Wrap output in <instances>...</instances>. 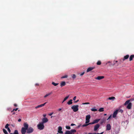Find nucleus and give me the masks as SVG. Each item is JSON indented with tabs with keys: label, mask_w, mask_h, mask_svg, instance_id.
Here are the masks:
<instances>
[{
	"label": "nucleus",
	"mask_w": 134,
	"mask_h": 134,
	"mask_svg": "<svg viewBox=\"0 0 134 134\" xmlns=\"http://www.w3.org/2000/svg\"><path fill=\"white\" fill-rule=\"evenodd\" d=\"M7 130L8 131V132H9V133H10V132H11V130H10V129H9V128H8L7 129Z\"/></svg>",
	"instance_id": "40"
},
{
	"label": "nucleus",
	"mask_w": 134,
	"mask_h": 134,
	"mask_svg": "<svg viewBox=\"0 0 134 134\" xmlns=\"http://www.w3.org/2000/svg\"><path fill=\"white\" fill-rule=\"evenodd\" d=\"M52 116H51V118L52 117Z\"/></svg>",
	"instance_id": "61"
},
{
	"label": "nucleus",
	"mask_w": 134,
	"mask_h": 134,
	"mask_svg": "<svg viewBox=\"0 0 134 134\" xmlns=\"http://www.w3.org/2000/svg\"><path fill=\"white\" fill-rule=\"evenodd\" d=\"M9 125L8 124H6V125H5V128L6 129H8V128H9L8 127V126Z\"/></svg>",
	"instance_id": "34"
},
{
	"label": "nucleus",
	"mask_w": 134,
	"mask_h": 134,
	"mask_svg": "<svg viewBox=\"0 0 134 134\" xmlns=\"http://www.w3.org/2000/svg\"><path fill=\"white\" fill-rule=\"evenodd\" d=\"M69 95H68L67 96H66L65 98L62 102V103H63L64 101H65V100H66L69 97Z\"/></svg>",
	"instance_id": "21"
},
{
	"label": "nucleus",
	"mask_w": 134,
	"mask_h": 134,
	"mask_svg": "<svg viewBox=\"0 0 134 134\" xmlns=\"http://www.w3.org/2000/svg\"><path fill=\"white\" fill-rule=\"evenodd\" d=\"M44 124L42 122L40 123L39 124L37 125L38 129L40 130H42L44 129Z\"/></svg>",
	"instance_id": "3"
},
{
	"label": "nucleus",
	"mask_w": 134,
	"mask_h": 134,
	"mask_svg": "<svg viewBox=\"0 0 134 134\" xmlns=\"http://www.w3.org/2000/svg\"><path fill=\"white\" fill-rule=\"evenodd\" d=\"M100 126L99 124H97L94 126V131H96L97 129L99 128Z\"/></svg>",
	"instance_id": "7"
},
{
	"label": "nucleus",
	"mask_w": 134,
	"mask_h": 134,
	"mask_svg": "<svg viewBox=\"0 0 134 134\" xmlns=\"http://www.w3.org/2000/svg\"><path fill=\"white\" fill-rule=\"evenodd\" d=\"M118 110H117L114 111L113 113V118H115L118 114Z\"/></svg>",
	"instance_id": "11"
},
{
	"label": "nucleus",
	"mask_w": 134,
	"mask_h": 134,
	"mask_svg": "<svg viewBox=\"0 0 134 134\" xmlns=\"http://www.w3.org/2000/svg\"><path fill=\"white\" fill-rule=\"evenodd\" d=\"M72 99L70 100L67 102V104L69 105L72 104Z\"/></svg>",
	"instance_id": "23"
},
{
	"label": "nucleus",
	"mask_w": 134,
	"mask_h": 134,
	"mask_svg": "<svg viewBox=\"0 0 134 134\" xmlns=\"http://www.w3.org/2000/svg\"><path fill=\"white\" fill-rule=\"evenodd\" d=\"M91 110L92 111H97V109H95V108H92L91 109Z\"/></svg>",
	"instance_id": "31"
},
{
	"label": "nucleus",
	"mask_w": 134,
	"mask_h": 134,
	"mask_svg": "<svg viewBox=\"0 0 134 134\" xmlns=\"http://www.w3.org/2000/svg\"><path fill=\"white\" fill-rule=\"evenodd\" d=\"M21 121V119H19L18 120V122H20Z\"/></svg>",
	"instance_id": "50"
},
{
	"label": "nucleus",
	"mask_w": 134,
	"mask_h": 134,
	"mask_svg": "<svg viewBox=\"0 0 134 134\" xmlns=\"http://www.w3.org/2000/svg\"><path fill=\"white\" fill-rule=\"evenodd\" d=\"M84 73H85V72H83L82 73H81V74H80V75L81 76H82L84 74Z\"/></svg>",
	"instance_id": "43"
},
{
	"label": "nucleus",
	"mask_w": 134,
	"mask_h": 134,
	"mask_svg": "<svg viewBox=\"0 0 134 134\" xmlns=\"http://www.w3.org/2000/svg\"><path fill=\"white\" fill-rule=\"evenodd\" d=\"M88 134H97V133H89Z\"/></svg>",
	"instance_id": "56"
},
{
	"label": "nucleus",
	"mask_w": 134,
	"mask_h": 134,
	"mask_svg": "<svg viewBox=\"0 0 134 134\" xmlns=\"http://www.w3.org/2000/svg\"><path fill=\"white\" fill-rule=\"evenodd\" d=\"M89 122H90V120H86L85 123L86 124H87V123H89Z\"/></svg>",
	"instance_id": "41"
},
{
	"label": "nucleus",
	"mask_w": 134,
	"mask_h": 134,
	"mask_svg": "<svg viewBox=\"0 0 134 134\" xmlns=\"http://www.w3.org/2000/svg\"><path fill=\"white\" fill-rule=\"evenodd\" d=\"M111 115L107 119V120H109V119H110L111 117Z\"/></svg>",
	"instance_id": "45"
},
{
	"label": "nucleus",
	"mask_w": 134,
	"mask_h": 134,
	"mask_svg": "<svg viewBox=\"0 0 134 134\" xmlns=\"http://www.w3.org/2000/svg\"><path fill=\"white\" fill-rule=\"evenodd\" d=\"M91 118V116L90 115H87L86 116V120H90Z\"/></svg>",
	"instance_id": "20"
},
{
	"label": "nucleus",
	"mask_w": 134,
	"mask_h": 134,
	"mask_svg": "<svg viewBox=\"0 0 134 134\" xmlns=\"http://www.w3.org/2000/svg\"><path fill=\"white\" fill-rule=\"evenodd\" d=\"M68 77V76L67 75H66L65 76H62V77H61V78L62 79L66 78Z\"/></svg>",
	"instance_id": "33"
},
{
	"label": "nucleus",
	"mask_w": 134,
	"mask_h": 134,
	"mask_svg": "<svg viewBox=\"0 0 134 134\" xmlns=\"http://www.w3.org/2000/svg\"><path fill=\"white\" fill-rule=\"evenodd\" d=\"M127 106L126 107V108L128 109H130L131 108L132 106V103L131 102H129L127 104Z\"/></svg>",
	"instance_id": "6"
},
{
	"label": "nucleus",
	"mask_w": 134,
	"mask_h": 134,
	"mask_svg": "<svg viewBox=\"0 0 134 134\" xmlns=\"http://www.w3.org/2000/svg\"><path fill=\"white\" fill-rule=\"evenodd\" d=\"M88 125V124H84V125H83L82 126L83 127H85V126H87Z\"/></svg>",
	"instance_id": "39"
},
{
	"label": "nucleus",
	"mask_w": 134,
	"mask_h": 134,
	"mask_svg": "<svg viewBox=\"0 0 134 134\" xmlns=\"http://www.w3.org/2000/svg\"><path fill=\"white\" fill-rule=\"evenodd\" d=\"M95 68V67H89L88 68L87 70V72H89L92 70H93V69H94Z\"/></svg>",
	"instance_id": "14"
},
{
	"label": "nucleus",
	"mask_w": 134,
	"mask_h": 134,
	"mask_svg": "<svg viewBox=\"0 0 134 134\" xmlns=\"http://www.w3.org/2000/svg\"><path fill=\"white\" fill-rule=\"evenodd\" d=\"M90 104V103H88V102L83 103H82V104H83V105L87 104Z\"/></svg>",
	"instance_id": "38"
},
{
	"label": "nucleus",
	"mask_w": 134,
	"mask_h": 134,
	"mask_svg": "<svg viewBox=\"0 0 134 134\" xmlns=\"http://www.w3.org/2000/svg\"><path fill=\"white\" fill-rule=\"evenodd\" d=\"M12 113L13 115L15 114V112L14 111H13Z\"/></svg>",
	"instance_id": "49"
},
{
	"label": "nucleus",
	"mask_w": 134,
	"mask_h": 134,
	"mask_svg": "<svg viewBox=\"0 0 134 134\" xmlns=\"http://www.w3.org/2000/svg\"><path fill=\"white\" fill-rule=\"evenodd\" d=\"M104 115H105V116L106 115H107V114H104Z\"/></svg>",
	"instance_id": "58"
},
{
	"label": "nucleus",
	"mask_w": 134,
	"mask_h": 134,
	"mask_svg": "<svg viewBox=\"0 0 134 134\" xmlns=\"http://www.w3.org/2000/svg\"><path fill=\"white\" fill-rule=\"evenodd\" d=\"M52 84L54 86H56L58 85L59 84V83H55L54 82H52Z\"/></svg>",
	"instance_id": "30"
},
{
	"label": "nucleus",
	"mask_w": 134,
	"mask_h": 134,
	"mask_svg": "<svg viewBox=\"0 0 134 134\" xmlns=\"http://www.w3.org/2000/svg\"><path fill=\"white\" fill-rule=\"evenodd\" d=\"M61 110H62V109L61 108H59L58 109V110L59 111H61Z\"/></svg>",
	"instance_id": "57"
},
{
	"label": "nucleus",
	"mask_w": 134,
	"mask_h": 134,
	"mask_svg": "<svg viewBox=\"0 0 134 134\" xmlns=\"http://www.w3.org/2000/svg\"><path fill=\"white\" fill-rule=\"evenodd\" d=\"M115 99V98L114 97H111L108 98V99L110 100H114Z\"/></svg>",
	"instance_id": "26"
},
{
	"label": "nucleus",
	"mask_w": 134,
	"mask_h": 134,
	"mask_svg": "<svg viewBox=\"0 0 134 134\" xmlns=\"http://www.w3.org/2000/svg\"><path fill=\"white\" fill-rule=\"evenodd\" d=\"M18 108H16L15 109H13V110L11 111V112L12 113L14 110L15 111H16L17 110H18Z\"/></svg>",
	"instance_id": "36"
},
{
	"label": "nucleus",
	"mask_w": 134,
	"mask_h": 134,
	"mask_svg": "<svg viewBox=\"0 0 134 134\" xmlns=\"http://www.w3.org/2000/svg\"><path fill=\"white\" fill-rule=\"evenodd\" d=\"M14 106H15V107H17V104H14Z\"/></svg>",
	"instance_id": "54"
},
{
	"label": "nucleus",
	"mask_w": 134,
	"mask_h": 134,
	"mask_svg": "<svg viewBox=\"0 0 134 134\" xmlns=\"http://www.w3.org/2000/svg\"><path fill=\"white\" fill-rule=\"evenodd\" d=\"M24 127L21 129V132L22 134H25L26 132V130L28 128L29 125L27 122H25L23 124Z\"/></svg>",
	"instance_id": "1"
},
{
	"label": "nucleus",
	"mask_w": 134,
	"mask_h": 134,
	"mask_svg": "<svg viewBox=\"0 0 134 134\" xmlns=\"http://www.w3.org/2000/svg\"><path fill=\"white\" fill-rule=\"evenodd\" d=\"M66 85V83L65 81H62L60 83V85L61 87L65 86Z\"/></svg>",
	"instance_id": "17"
},
{
	"label": "nucleus",
	"mask_w": 134,
	"mask_h": 134,
	"mask_svg": "<svg viewBox=\"0 0 134 134\" xmlns=\"http://www.w3.org/2000/svg\"><path fill=\"white\" fill-rule=\"evenodd\" d=\"M106 120L107 119L106 118H103L101 120V122H100V124H102L103 123H105V122Z\"/></svg>",
	"instance_id": "12"
},
{
	"label": "nucleus",
	"mask_w": 134,
	"mask_h": 134,
	"mask_svg": "<svg viewBox=\"0 0 134 134\" xmlns=\"http://www.w3.org/2000/svg\"><path fill=\"white\" fill-rule=\"evenodd\" d=\"M101 64V61H98L97 63V65H100Z\"/></svg>",
	"instance_id": "32"
},
{
	"label": "nucleus",
	"mask_w": 134,
	"mask_h": 134,
	"mask_svg": "<svg viewBox=\"0 0 134 134\" xmlns=\"http://www.w3.org/2000/svg\"><path fill=\"white\" fill-rule=\"evenodd\" d=\"M111 129V126L109 124H108L106 126V131H109Z\"/></svg>",
	"instance_id": "10"
},
{
	"label": "nucleus",
	"mask_w": 134,
	"mask_h": 134,
	"mask_svg": "<svg viewBox=\"0 0 134 134\" xmlns=\"http://www.w3.org/2000/svg\"><path fill=\"white\" fill-rule=\"evenodd\" d=\"M129 56V55L127 54L124 56V58L122 59L123 61H124L125 60L127 59L128 58Z\"/></svg>",
	"instance_id": "15"
},
{
	"label": "nucleus",
	"mask_w": 134,
	"mask_h": 134,
	"mask_svg": "<svg viewBox=\"0 0 134 134\" xmlns=\"http://www.w3.org/2000/svg\"><path fill=\"white\" fill-rule=\"evenodd\" d=\"M76 77V76L75 74H73L72 76V77L73 79H75Z\"/></svg>",
	"instance_id": "35"
},
{
	"label": "nucleus",
	"mask_w": 134,
	"mask_h": 134,
	"mask_svg": "<svg viewBox=\"0 0 134 134\" xmlns=\"http://www.w3.org/2000/svg\"><path fill=\"white\" fill-rule=\"evenodd\" d=\"M133 58H134V55H131L130 56V57L129 58L130 61H131L132 60Z\"/></svg>",
	"instance_id": "19"
},
{
	"label": "nucleus",
	"mask_w": 134,
	"mask_h": 134,
	"mask_svg": "<svg viewBox=\"0 0 134 134\" xmlns=\"http://www.w3.org/2000/svg\"><path fill=\"white\" fill-rule=\"evenodd\" d=\"M3 131L4 133L5 134H8V132L6 130H5L4 129H3Z\"/></svg>",
	"instance_id": "25"
},
{
	"label": "nucleus",
	"mask_w": 134,
	"mask_h": 134,
	"mask_svg": "<svg viewBox=\"0 0 134 134\" xmlns=\"http://www.w3.org/2000/svg\"><path fill=\"white\" fill-rule=\"evenodd\" d=\"M34 130L32 127H29L27 129V133H31L33 132Z\"/></svg>",
	"instance_id": "4"
},
{
	"label": "nucleus",
	"mask_w": 134,
	"mask_h": 134,
	"mask_svg": "<svg viewBox=\"0 0 134 134\" xmlns=\"http://www.w3.org/2000/svg\"><path fill=\"white\" fill-rule=\"evenodd\" d=\"M10 134H19L17 130H15L14 131V133H10Z\"/></svg>",
	"instance_id": "24"
},
{
	"label": "nucleus",
	"mask_w": 134,
	"mask_h": 134,
	"mask_svg": "<svg viewBox=\"0 0 134 134\" xmlns=\"http://www.w3.org/2000/svg\"><path fill=\"white\" fill-rule=\"evenodd\" d=\"M52 93V92H50V93H48V94H46L44 96V98L46 97H47L48 96H49V95H51Z\"/></svg>",
	"instance_id": "27"
},
{
	"label": "nucleus",
	"mask_w": 134,
	"mask_h": 134,
	"mask_svg": "<svg viewBox=\"0 0 134 134\" xmlns=\"http://www.w3.org/2000/svg\"><path fill=\"white\" fill-rule=\"evenodd\" d=\"M134 100V98H131L130 99V100H127L124 104V105L125 106L127 105L129 103L130 101H132Z\"/></svg>",
	"instance_id": "5"
},
{
	"label": "nucleus",
	"mask_w": 134,
	"mask_h": 134,
	"mask_svg": "<svg viewBox=\"0 0 134 134\" xmlns=\"http://www.w3.org/2000/svg\"><path fill=\"white\" fill-rule=\"evenodd\" d=\"M115 64V63H114L113 64V65H114Z\"/></svg>",
	"instance_id": "60"
},
{
	"label": "nucleus",
	"mask_w": 134,
	"mask_h": 134,
	"mask_svg": "<svg viewBox=\"0 0 134 134\" xmlns=\"http://www.w3.org/2000/svg\"><path fill=\"white\" fill-rule=\"evenodd\" d=\"M62 127L61 126H59L58 127V132L60 133H63V132L62 131Z\"/></svg>",
	"instance_id": "13"
},
{
	"label": "nucleus",
	"mask_w": 134,
	"mask_h": 134,
	"mask_svg": "<svg viewBox=\"0 0 134 134\" xmlns=\"http://www.w3.org/2000/svg\"><path fill=\"white\" fill-rule=\"evenodd\" d=\"M120 112L122 113L123 112V110L122 109H120Z\"/></svg>",
	"instance_id": "47"
},
{
	"label": "nucleus",
	"mask_w": 134,
	"mask_h": 134,
	"mask_svg": "<svg viewBox=\"0 0 134 134\" xmlns=\"http://www.w3.org/2000/svg\"><path fill=\"white\" fill-rule=\"evenodd\" d=\"M75 125L74 124H71V126H74V125Z\"/></svg>",
	"instance_id": "52"
},
{
	"label": "nucleus",
	"mask_w": 134,
	"mask_h": 134,
	"mask_svg": "<svg viewBox=\"0 0 134 134\" xmlns=\"http://www.w3.org/2000/svg\"><path fill=\"white\" fill-rule=\"evenodd\" d=\"M70 131L72 134H73L76 132V130L75 129H72Z\"/></svg>",
	"instance_id": "22"
},
{
	"label": "nucleus",
	"mask_w": 134,
	"mask_h": 134,
	"mask_svg": "<svg viewBox=\"0 0 134 134\" xmlns=\"http://www.w3.org/2000/svg\"><path fill=\"white\" fill-rule=\"evenodd\" d=\"M66 129H70V127L69 126H66Z\"/></svg>",
	"instance_id": "37"
},
{
	"label": "nucleus",
	"mask_w": 134,
	"mask_h": 134,
	"mask_svg": "<svg viewBox=\"0 0 134 134\" xmlns=\"http://www.w3.org/2000/svg\"><path fill=\"white\" fill-rule=\"evenodd\" d=\"M76 96H75L73 99V100H76Z\"/></svg>",
	"instance_id": "44"
},
{
	"label": "nucleus",
	"mask_w": 134,
	"mask_h": 134,
	"mask_svg": "<svg viewBox=\"0 0 134 134\" xmlns=\"http://www.w3.org/2000/svg\"><path fill=\"white\" fill-rule=\"evenodd\" d=\"M53 114V113L52 112L49 114V115L50 116H51Z\"/></svg>",
	"instance_id": "46"
},
{
	"label": "nucleus",
	"mask_w": 134,
	"mask_h": 134,
	"mask_svg": "<svg viewBox=\"0 0 134 134\" xmlns=\"http://www.w3.org/2000/svg\"><path fill=\"white\" fill-rule=\"evenodd\" d=\"M48 121V119L46 118H44L42 119V123L44 124V123L47 122Z\"/></svg>",
	"instance_id": "8"
},
{
	"label": "nucleus",
	"mask_w": 134,
	"mask_h": 134,
	"mask_svg": "<svg viewBox=\"0 0 134 134\" xmlns=\"http://www.w3.org/2000/svg\"><path fill=\"white\" fill-rule=\"evenodd\" d=\"M98 111L99 112L103 111H104V109L103 108H100L99 109Z\"/></svg>",
	"instance_id": "28"
},
{
	"label": "nucleus",
	"mask_w": 134,
	"mask_h": 134,
	"mask_svg": "<svg viewBox=\"0 0 134 134\" xmlns=\"http://www.w3.org/2000/svg\"><path fill=\"white\" fill-rule=\"evenodd\" d=\"M104 132H102L100 133H97V134H103V133Z\"/></svg>",
	"instance_id": "51"
},
{
	"label": "nucleus",
	"mask_w": 134,
	"mask_h": 134,
	"mask_svg": "<svg viewBox=\"0 0 134 134\" xmlns=\"http://www.w3.org/2000/svg\"><path fill=\"white\" fill-rule=\"evenodd\" d=\"M35 86H39V84L38 83H36L35 84Z\"/></svg>",
	"instance_id": "53"
},
{
	"label": "nucleus",
	"mask_w": 134,
	"mask_h": 134,
	"mask_svg": "<svg viewBox=\"0 0 134 134\" xmlns=\"http://www.w3.org/2000/svg\"><path fill=\"white\" fill-rule=\"evenodd\" d=\"M46 114H43V116L44 117H45L46 116Z\"/></svg>",
	"instance_id": "55"
},
{
	"label": "nucleus",
	"mask_w": 134,
	"mask_h": 134,
	"mask_svg": "<svg viewBox=\"0 0 134 134\" xmlns=\"http://www.w3.org/2000/svg\"><path fill=\"white\" fill-rule=\"evenodd\" d=\"M100 120V119H98L94 120L93 121L94 124L98 123L99 122V121Z\"/></svg>",
	"instance_id": "18"
},
{
	"label": "nucleus",
	"mask_w": 134,
	"mask_h": 134,
	"mask_svg": "<svg viewBox=\"0 0 134 134\" xmlns=\"http://www.w3.org/2000/svg\"><path fill=\"white\" fill-rule=\"evenodd\" d=\"M79 107V105H73L71 107V108L74 112H76L78 110Z\"/></svg>",
	"instance_id": "2"
},
{
	"label": "nucleus",
	"mask_w": 134,
	"mask_h": 134,
	"mask_svg": "<svg viewBox=\"0 0 134 134\" xmlns=\"http://www.w3.org/2000/svg\"><path fill=\"white\" fill-rule=\"evenodd\" d=\"M94 123L93 122H93H90V123L88 124V125H92V124H94Z\"/></svg>",
	"instance_id": "42"
},
{
	"label": "nucleus",
	"mask_w": 134,
	"mask_h": 134,
	"mask_svg": "<svg viewBox=\"0 0 134 134\" xmlns=\"http://www.w3.org/2000/svg\"><path fill=\"white\" fill-rule=\"evenodd\" d=\"M115 62L116 63H117L118 62V61L116 60V61Z\"/></svg>",
	"instance_id": "59"
},
{
	"label": "nucleus",
	"mask_w": 134,
	"mask_h": 134,
	"mask_svg": "<svg viewBox=\"0 0 134 134\" xmlns=\"http://www.w3.org/2000/svg\"><path fill=\"white\" fill-rule=\"evenodd\" d=\"M65 134H72L70 131H66Z\"/></svg>",
	"instance_id": "29"
},
{
	"label": "nucleus",
	"mask_w": 134,
	"mask_h": 134,
	"mask_svg": "<svg viewBox=\"0 0 134 134\" xmlns=\"http://www.w3.org/2000/svg\"><path fill=\"white\" fill-rule=\"evenodd\" d=\"M47 103V102H45V103H43V104H40V105H39L36 107L35 108V109H37V108H39L41 107L44 106Z\"/></svg>",
	"instance_id": "9"
},
{
	"label": "nucleus",
	"mask_w": 134,
	"mask_h": 134,
	"mask_svg": "<svg viewBox=\"0 0 134 134\" xmlns=\"http://www.w3.org/2000/svg\"><path fill=\"white\" fill-rule=\"evenodd\" d=\"M79 101V100L78 99L77 100L75 101L74 102L75 103H76L77 102Z\"/></svg>",
	"instance_id": "48"
},
{
	"label": "nucleus",
	"mask_w": 134,
	"mask_h": 134,
	"mask_svg": "<svg viewBox=\"0 0 134 134\" xmlns=\"http://www.w3.org/2000/svg\"><path fill=\"white\" fill-rule=\"evenodd\" d=\"M104 77L103 76H98L97 77L95 78L96 79L100 80L103 79Z\"/></svg>",
	"instance_id": "16"
}]
</instances>
